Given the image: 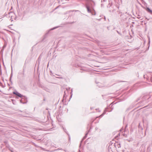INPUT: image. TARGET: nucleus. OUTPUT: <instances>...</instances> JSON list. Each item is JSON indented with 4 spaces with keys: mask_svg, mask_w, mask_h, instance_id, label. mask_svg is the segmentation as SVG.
I'll use <instances>...</instances> for the list:
<instances>
[{
    "mask_svg": "<svg viewBox=\"0 0 152 152\" xmlns=\"http://www.w3.org/2000/svg\"><path fill=\"white\" fill-rule=\"evenodd\" d=\"M146 10L149 12L151 13L152 12V11L149 8H147Z\"/></svg>",
    "mask_w": 152,
    "mask_h": 152,
    "instance_id": "2",
    "label": "nucleus"
},
{
    "mask_svg": "<svg viewBox=\"0 0 152 152\" xmlns=\"http://www.w3.org/2000/svg\"><path fill=\"white\" fill-rule=\"evenodd\" d=\"M13 94L17 95V96H18L20 97H21L22 96V95H21L20 94L18 93L17 92H13Z\"/></svg>",
    "mask_w": 152,
    "mask_h": 152,
    "instance_id": "1",
    "label": "nucleus"
}]
</instances>
